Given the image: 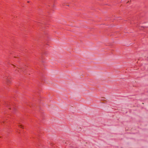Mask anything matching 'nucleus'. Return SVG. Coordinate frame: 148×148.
Here are the masks:
<instances>
[{"instance_id":"obj_3","label":"nucleus","mask_w":148,"mask_h":148,"mask_svg":"<svg viewBox=\"0 0 148 148\" xmlns=\"http://www.w3.org/2000/svg\"><path fill=\"white\" fill-rule=\"evenodd\" d=\"M27 2H28V3H29V2L28 1H27Z\"/></svg>"},{"instance_id":"obj_1","label":"nucleus","mask_w":148,"mask_h":148,"mask_svg":"<svg viewBox=\"0 0 148 148\" xmlns=\"http://www.w3.org/2000/svg\"><path fill=\"white\" fill-rule=\"evenodd\" d=\"M5 80H6V83L8 85L10 84V83L11 81H10V80L9 79H8L7 78H6L5 79Z\"/></svg>"},{"instance_id":"obj_2","label":"nucleus","mask_w":148,"mask_h":148,"mask_svg":"<svg viewBox=\"0 0 148 148\" xmlns=\"http://www.w3.org/2000/svg\"><path fill=\"white\" fill-rule=\"evenodd\" d=\"M19 126H20V127H21V128H23V127L21 125H19Z\"/></svg>"}]
</instances>
